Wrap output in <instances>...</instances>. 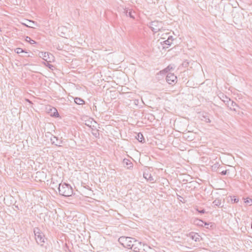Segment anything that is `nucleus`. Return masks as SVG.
Here are the masks:
<instances>
[{
  "label": "nucleus",
  "instance_id": "f257e3e1",
  "mask_svg": "<svg viewBox=\"0 0 252 252\" xmlns=\"http://www.w3.org/2000/svg\"><path fill=\"white\" fill-rule=\"evenodd\" d=\"M59 193L60 195L69 197L73 194V189L71 186L67 183H60L58 187Z\"/></svg>",
  "mask_w": 252,
  "mask_h": 252
},
{
  "label": "nucleus",
  "instance_id": "f03ea898",
  "mask_svg": "<svg viewBox=\"0 0 252 252\" xmlns=\"http://www.w3.org/2000/svg\"><path fill=\"white\" fill-rule=\"evenodd\" d=\"M175 69V66L174 64H169L165 69L161 70L159 72L160 75L163 77L164 76L166 77V79L175 78L177 79V77L174 75V73L172 72Z\"/></svg>",
  "mask_w": 252,
  "mask_h": 252
},
{
  "label": "nucleus",
  "instance_id": "7ed1b4c3",
  "mask_svg": "<svg viewBox=\"0 0 252 252\" xmlns=\"http://www.w3.org/2000/svg\"><path fill=\"white\" fill-rule=\"evenodd\" d=\"M132 250L134 252H151L152 248L147 244L136 240Z\"/></svg>",
  "mask_w": 252,
  "mask_h": 252
},
{
  "label": "nucleus",
  "instance_id": "20e7f679",
  "mask_svg": "<svg viewBox=\"0 0 252 252\" xmlns=\"http://www.w3.org/2000/svg\"><path fill=\"white\" fill-rule=\"evenodd\" d=\"M136 240L133 238L128 237H121L119 239V241L124 247L131 250Z\"/></svg>",
  "mask_w": 252,
  "mask_h": 252
},
{
  "label": "nucleus",
  "instance_id": "39448f33",
  "mask_svg": "<svg viewBox=\"0 0 252 252\" xmlns=\"http://www.w3.org/2000/svg\"><path fill=\"white\" fill-rule=\"evenodd\" d=\"M33 232L37 243L40 246H43L45 242V237L43 234L38 227L34 228Z\"/></svg>",
  "mask_w": 252,
  "mask_h": 252
},
{
  "label": "nucleus",
  "instance_id": "423d86ee",
  "mask_svg": "<svg viewBox=\"0 0 252 252\" xmlns=\"http://www.w3.org/2000/svg\"><path fill=\"white\" fill-rule=\"evenodd\" d=\"M163 24L161 21H154L150 22L148 25L152 31L154 32H157L163 28Z\"/></svg>",
  "mask_w": 252,
  "mask_h": 252
},
{
  "label": "nucleus",
  "instance_id": "0eeeda50",
  "mask_svg": "<svg viewBox=\"0 0 252 252\" xmlns=\"http://www.w3.org/2000/svg\"><path fill=\"white\" fill-rule=\"evenodd\" d=\"M226 100H223V101L224 102H226L228 106L230 105V109L231 110H233L234 111H236V108L235 107H237V104L234 102L233 101L231 100L230 98H228L227 96H225Z\"/></svg>",
  "mask_w": 252,
  "mask_h": 252
},
{
  "label": "nucleus",
  "instance_id": "6e6552de",
  "mask_svg": "<svg viewBox=\"0 0 252 252\" xmlns=\"http://www.w3.org/2000/svg\"><path fill=\"white\" fill-rule=\"evenodd\" d=\"M24 25L26 26L27 27L30 28H34L35 26H37V24L36 23H35L34 21L27 20L26 21V22L24 23H23Z\"/></svg>",
  "mask_w": 252,
  "mask_h": 252
},
{
  "label": "nucleus",
  "instance_id": "1a4fd4ad",
  "mask_svg": "<svg viewBox=\"0 0 252 252\" xmlns=\"http://www.w3.org/2000/svg\"><path fill=\"white\" fill-rule=\"evenodd\" d=\"M200 119L206 123H210L211 121L209 118V115L206 113H202L200 115Z\"/></svg>",
  "mask_w": 252,
  "mask_h": 252
},
{
  "label": "nucleus",
  "instance_id": "9d476101",
  "mask_svg": "<svg viewBox=\"0 0 252 252\" xmlns=\"http://www.w3.org/2000/svg\"><path fill=\"white\" fill-rule=\"evenodd\" d=\"M189 236L192 240H194L195 242H199L200 241V236L197 233L191 232L189 234Z\"/></svg>",
  "mask_w": 252,
  "mask_h": 252
},
{
  "label": "nucleus",
  "instance_id": "9b49d317",
  "mask_svg": "<svg viewBox=\"0 0 252 252\" xmlns=\"http://www.w3.org/2000/svg\"><path fill=\"white\" fill-rule=\"evenodd\" d=\"M51 141L53 144H55L57 146H61V144L62 143V141L61 140H59L58 138L54 136L53 138H51Z\"/></svg>",
  "mask_w": 252,
  "mask_h": 252
},
{
  "label": "nucleus",
  "instance_id": "f8f14e48",
  "mask_svg": "<svg viewBox=\"0 0 252 252\" xmlns=\"http://www.w3.org/2000/svg\"><path fill=\"white\" fill-rule=\"evenodd\" d=\"M48 53L41 52L40 53V57H42V59L48 62V60L49 58Z\"/></svg>",
  "mask_w": 252,
  "mask_h": 252
},
{
  "label": "nucleus",
  "instance_id": "ddd939ff",
  "mask_svg": "<svg viewBox=\"0 0 252 252\" xmlns=\"http://www.w3.org/2000/svg\"><path fill=\"white\" fill-rule=\"evenodd\" d=\"M136 138L141 143L145 142V139L141 133H138L136 136Z\"/></svg>",
  "mask_w": 252,
  "mask_h": 252
},
{
  "label": "nucleus",
  "instance_id": "4468645a",
  "mask_svg": "<svg viewBox=\"0 0 252 252\" xmlns=\"http://www.w3.org/2000/svg\"><path fill=\"white\" fill-rule=\"evenodd\" d=\"M123 162L124 164H126L127 166V168L128 169H130L131 167H133L132 163L127 159H124L123 160Z\"/></svg>",
  "mask_w": 252,
  "mask_h": 252
},
{
  "label": "nucleus",
  "instance_id": "2eb2a0df",
  "mask_svg": "<svg viewBox=\"0 0 252 252\" xmlns=\"http://www.w3.org/2000/svg\"><path fill=\"white\" fill-rule=\"evenodd\" d=\"M74 102H75V103L79 105H82L84 104L85 103V101L83 99L79 97H76L74 99Z\"/></svg>",
  "mask_w": 252,
  "mask_h": 252
},
{
  "label": "nucleus",
  "instance_id": "dca6fc26",
  "mask_svg": "<svg viewBox=\"0 0 252 252\" xmlns=\"http://www.w3.org/2000/svg\"><path fill=\"white\" fill-rule=\"evenodd\" d=\"M51 111L53 110V112L51 114V116L55 117H58L59 116V113L58 112L57 109L55 108H53V109H50Z\"/></svg>",
  "mask_w": 252,
  "mask_h": 252
},
{
  "label": "nucleus",
  "instance_id": "f3484780",
  "mask_svg": "<svg viewBox=\"0 0 252 252\" xmlns=\"http://www.w3.org/2000/svg\"><path fill=\"white\" fill-rule=\"evenodd\" d=\"M60 183H55L54 179H52L51 183V186H52V188L53 189H54L55 188H57L58 189L59 184Z\"/></svg>",
  "mask_w": 252,
  "mask_h": 252
},
{
  "label": "nucleus",
  "instance_id": "a211bd4d",
  "mask_svg": "<svg viewBox=\"0 0 252 252\" xmlns=\"http://www.w3.org/2000/svg\"><path fill=\"white\" fill-rule=\"evenodd\" d=\"M194 223L200 226H203L204 222L201 220L197 219L194 221Z\"/></svg>",
  "mask_w": 252,
  "mask_h": 252
},
{
  "label": "nucleus",
  "instance_id": "6ab92c4d",
  "mask_svg": "<svg viewBox=\"0 0 252 252\" xmlns=\"http://www.w3.org/2000/svg\"><path fill=\"white\" fill-rule=\"evenodd\" d=\"M25 40L27 42L30 43L31 44H35L36 43V42L34 40L32 39L31 37L29 36L26 37Z\"/></svg>",
  "mask_w": 252,
  "mask_h": 252
},
{
  "label": "nucleus",
  "instance_id": "aec40b11",
  "mask_svg": "<svg viewBox=\"0 0 252 252\" xmlns=\"http://www.w3.org/2000/svg\"><path fill=\"white\" fill-rule=\"evenodd\" d=\"M213 203L215 206H220L221 204V200L219 199H216L213 202Z\"/></svg>",
  "mask_w": 252,
  "mask_h": 252
},
{
  "label": "nucleus",
  "instance_id": "412c9836",
  "mask_svg": "<svg viewBox=\"0 0 252 252\" xmlns=\"http://www.w3.org/2000/svg\"><path fill=\"white\" fill-rule=\"evenodd\" d=\"M168 84L173 85L177 83V80H165Z\"/></svg>",
  "mask_w": 252,
  "mask_h": 252
},
{
  "label": "nucleus",
  "instance_id": "4be33fe9",
  "mask_svg": "<svg viewBox=\"0 0 252 252\" xmlns=\"http://www.w3.org/2000/svg\"><path fill=\"white\" fill-rule=\"evenodd\" d=\"M172 38V36L168 37V39L164 41V42L167 44V45H170L171 44V38Z\"/></svg>",
  "mask_w": 252,
  "mask_h": 252
},
{
  "label": "nucleus",
  "instance_id": "5701e85b",
  "mask_svg": "<svg viewBox=\"0 0 252 252\" xmlns=\"http://www.w3.org/2000/svg\"><path fill=\"white\" fill-rule=\"evenodd\" d=\"M16 52L17 54H20L22 52H24V50L20 48H18L16 49Z\"/></svg>",
  "mask_w": 252,
  "mask_h": 252
},
{
  "label": "nucleus",
  "instance_id": "b1692460",
  "mask_svg": "<svg viewBox=\"0 0 252 252\" xmlns=\"http://www.w3.org/2000/svg\"><path fill=\"white\" fill-rule=\"evenodd\" d=\"M186 84L187 85V86L189 87H192V88H195V86H193L191 85V82L189 80L187 82Z\"/></svg>",
  "mask_w": 252,
  "mask_h": 252
},
{
  "label": "nucleus",
  "instance_id": "393cba45",
  "mask_svg": "<svg viewBox=\"0 0 252 252\" xmlns=\"http://www.w3.org/2000/svg\"><path fill=\"white\" fill-rule=\"evenodd\" d=\"M196 211L200 214H204L206 212L205 210L203 209L201 210H199L198 209H197Z\"/></svg>",
  "mask_w": 252,
  "mask_h": 252
},
{
  "label": "nucleus",
  "instance_id": "a878e982",
  "mask_svg": "<svg viewBox=\"0 0 252 252\" xmlns=\"http://www.w3.org/2000/svg\"><path fill=\"white\" fill-rule=\"evenodd\" d=\"M227 171H228V170H223V171H221L220 173L222 175H225L227 174Z\"/></svg>",
  "mask_w": 252,
  "mask_h": 252
},
{
  "label": "nucleus",
  "instance_id": "bb28decb",
  "mask_svg": "<svg viewBox=\"0 0 252 252\" xmlns=\"http://www.w3.org/2000/svg\"><path fill=\"white\" fill-rule=\"evenodd\" d=\"M245 202L246 203H251L252 202V199H249V198H247L246 199V201H245Z\"/></svg>",
  "mask_w": 252,
  "mask_h": 252
},
{
  "label": "nucleus",
  "instance_id": "cd10ccee",
  "mask_svg": "<svg viewBox=\"0 0 252 252\" xmlns=\"http://www.w3.org/2000/svg\"><path fill=\"white\" fill-rule=\"evenodd\" d=\"M182 65L185 67H187L189 65V63L187 62H184L182 63Z\"/></svg>",
  "mask_w": 252,
  "mask_h": 252
},
{
  "label": "nucleus",
  "instance_id": "c85d7f7f",
  "mask_svg": "<svg viewBox=\"0 0 252 252\" xmlns=\"http://www.w3.org/2000/svg\"><path fill=\"white\" fill-rule=\"evenodd\" d=\"M232 201H233L234 203H237L239 201V199L238 198H234L232 199Z\"/></svg>",
  "mask_w": 252,
  "mask_h": 252
},
{
  "label": "nucleus",
  "instance_id": "c756f323",
  "mask_svg": "<svg viewBox=\"0 0 252 252\" xmlns=\"http://www.w3.org/2000/svg\"><path fill=\"white\" fill-rule=\"evenodd\" d=\"M203 225H204V226L206 227V228H209V227H208V226H209V223H207V222H204V223L203 224Z\"/></svg>",
  "mask_w": 252,
  "mask_h": 252
},
{
  "label": "nucleus",
  "instance_id": "7c9ffc66",
  "mask_svg": "<svg viewBox=\"0 0 252 252\" xmlns=\"http://www.w3.org/2000/svg\"><path fill=\"white\" fill-rule=\"evenodd\" d=\"M97 134L99 135V133H98L97 131L96 133H93V134L95 136H96Z\"/></svg>",
  "mask_w": 252,
  "mask_h": 252
},
{
  "label": "nucleus",
  "instance_id": "2f4dec72",
  "mask_svg": "<svg viewBox=\"0 0 252 252\" xmlns=\"http://www.w3.org/2000/svg\"><path fill=\"white\" fill-rule=\"evenodd\" d=\"M48 64L49 65V68H51V67H54L52 65L50 64L49 63H48Z\"/></svg>",
  "mask_w": 252,
  "mask_h": 252
},
{
  "label": "nucleus",
  "instance_id": "473e14b6",
  "mask_svg": "<svg viewBox=\"0 0 252 252\" xmlns=\"http://www.w3.org/2000/svg\"><path fill=\"white\" fill-rule=\"evenodd\" d=\"M149 180H150V181H153L154 179H153V177H150Z\"/></svg>",
  "mask_w": 252,
  "mask_h": 252
},
{
  "label": "nucleus",
  "instance_id": "72a5a7b5",
  "mask_svg": "<svg viewBox=\"0 0 252 252\" xmlns=\"http://www.w3.org/2000/svg\"><path fill=\"white\" fill-rule=\"evenodd\" d=\"M129 15L131 17H132V15H131V12H129Z\"/></svg>",
  "mask_w": 252,
  "mask_h": 252
},
{
  "label": "nucleus",
  "instance_id": "f704fd0d",
  "mask_svg": "<svg viewBox=\"0 0 252 252\" xmlns=\"http://www.w3.org/2000/svg\"><path fill=\"white\" fill-rule=\"evenodd\" d=\"M226 96H224V97H225ZM222 100H226V98H224V99H222Z\"/></svg>",
  "mask_w": 252,
  "mask_h": 252
},
{
  "label": "nucleus",
  "instance_id": "c9c22d12",
  "mask_svg": "<svg viewBox=\"0 0 252 252\" xmlns=\"http://www.w3.org/2000/svg\"><path fill=\"white\" fill-rule=\"evenodd\" d=\"M27 101H28V102H30V103H31L29 99H27Z\"/></svg>",
  "mask_w": 252,
  "mask_h": 252
},
{
  "label": "nucleus",
  "instance_id": "e433bc0d",
  "mask_svg": "<svg viewBox=\"0 0 252 252\" xmlns=\"http://www.w3.org/2000/svg\"><path fill=\"white\" fill-rule=\"evenodd\" d=\"M112 86L113 87H114V88H116V87H115V86H113V85H112Z\"/></svg>",
  "mask_w": 252,
  "mask_h": 252
},
{
  "label": "nucleus",
  "instance_id": "4c0bfd02",
  "mask_svg": "<svg viewBox=\"0 0 252 252\" xmlns=\"http://www.w3.org/2000/svg\"><path fill=\"white\" fill-rule=\"evenodd\" d=\"M251 227H252V225H251Z\"/></svg>",
  "mask_w": 252,
  "mask_h": 252
}]
</instances>
